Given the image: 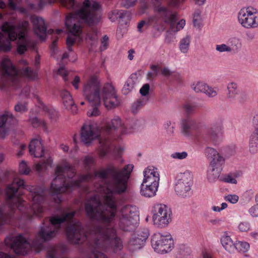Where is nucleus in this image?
Here are the masks:
<instances>
[{
	"label": "nucleus",
	"mask_w": 258,
	"mask_h": 258,
	"mask_svg": "<svg viewBox=\"0 0 258 258\" xmlns=\"http://www.w3.org/2000/svg\"><path fill=\"white\" fill-rule=\"evenodd\" d=\"M128 167L129 164L119 171L113 166H108L106 169L95 171L94 174L89 172L80 175L78 180H71L76 174L74 167L67 162H64L62 166L57 165L55 169V177L49 190L56 204L61 202V193L71 192L75 188H80L82 182L92 181L96 177L102 180L101 183L95 186L97 192L105 194L103 198L104 204L94 196L85 203V210L87 216L91 220L102 223L105 226L96 225L86 231L82 223L74 219L75 210L70 211V208L60 207L57 209L60 215L49 217L50 224H43L41 227L32 244L19 234L11 244V248L17 254H27L32 248L38 252L43 248V243L55 237L60 231L61 225L66 222L69 225L66 229L68 238L75 244L88 245L93 251L90 258H107L103 253L98 250L99 249L106 250L111 248L114 251L121 249L122 246L121 239L116 236L115 229L108 226L117 211L112 194L125 190L129 179Z\"/></svg>",
	"instance_id": "nucleus-1"
},
{
	"label": "nucleus",
	"mask_w": 258,
	"mask_h": 258,
	"mask_svg": "<svg viewBox=\"0 0 258 258\" xmlns=\"http://www.w3.org/2000/svg\"><path fill=\"white\" fill-rule=\"evenodd\" d=\"M46 193L42 187L26 186L23 179L14 178L6 188L7 205L0 208V231L4 224L18 226L22 220L41 217Z\"/></svg>",
	"instance_id": "nucleus-2"
},
{
	"label": "nucleus",
	"mask_w": 258,
	"mask_h": 258,
	"mask_svg": "<svg viewBox=\"0 0 258 258\" xmlns=\"http://www.w3.org/2000/svg\"><path fill=\"white\" fill-rule=\"evenodd\" d=\"M100 6L98 3L90 0H85L82 7L73 13L66 16L65 24L69 32L73 34L69 35L66 43L70 52L73 51L72 46L76 41V36L79 35L82 31V21L89 26L87 30L86 41L90 46V48H95L98 44V30L95 25L100 21L101 14Z\"/></svg>",
	"instance_id": "nucleus-3"
},
{
	"label": "nucleus",
	"mask_w": 258,
	"mask_h": 258,
	"mask_svg": "<svg viewBox=\"0 0 258 258\" xmlns=\"http://www.w3.org/2000/svg\"><path fill=\"white\" fill-rule=\"evenodd\" d=\"M119 127L121 128V132H123V124L118 116L114 117L110 121L106 122L100 126L98 128L99 133H98L96 127L92 124L85 123L81 128V140L87 144L99 137L101 147L99 149V156L100 158H103L109 153L118 150V147L114 140L118 138L115 134Z\"/></svg>",
	"instance_id": "nucleus-4"
},
{
	"label": "nucleus",
	"mask_w": 258,
	"mask_h": 258,
	"mask_svg": "<svg viewBox=\"0 0 258 258\" xmlns=\"http://www.w3.org/2000/svg\"><path fill=\"white\" fill-rule=\"evenodd\" d=\"M29 29V23L27 21H19L17 25L12 22H5L2 26V31L8 34L10 41H14L18 38L23 42L17 47V51L20 54L24 53L27 50L26 35Z\"/></svg>",
	"instance_id": "nucleus-5"
},
{
	"label": "nucleus",
	"mask_w": 258,
	"mask_h": 258,
	"mask_svg": "<svg viewBox=\"0 0 258 258\" xmlns=\"http://www.w3.org/2000/svg\"><path fill=\"white\" fill-rule=\"evenodd\" d=\"M83 93L85 98L91 104L93 109L87 112L88 116H96L100 114L97 106L100 104V85L97 78L91 76L83 87Z\"/></svg>",
	"instance_id": "nucleus-6"
},
{
	"label": "nucleus",
	"mask_w": 258,
	"mask_h": 258,
	"mask_svg": "<svg viewBox=\"0 0 258 258\" xmlns=\"http://www.w3.org/2000/svg\"><path fill=\"white\" fill-rule=\"evenodd\" d=\"M0 68L3 76L11 80L14 84L20 85L21 78L35 79L37 73L30 68L26 67L19 70H17L9 58H4L0 63Z\"/></svg>",
	"instance_id": "nucleus-7"
},
{
	"label": "nucleus",
	"mask_w": 258,
	"mask_h": 258,
	"mask_svg": "<svg viewBox=\"0 0 258 258\" xmlns=\"http://www.w3.org/2000/svg\"><path fill=\"white\" fill-rule=\"evenodd\" d=\"M156 12V17L162 22L161 27L163 30L165 29L166 25H168L171 28L175 25L177 21L176 15L168 8L162 6L161 0H152Z\"/></svg>",
	"instance_id": "nucleus-8"
},
{
	"label": "nucleus",
	"mask_w": 258,
	"mask_h": 258,
	"mask_svg": "<svg viewBox=\"0 0 258 258\" xmlns=\"http://www.w3.org/2000/svg\"><path fill=\"white\" fill-rule=\"evenodd\" d=\"M152 214L153 224L158 228H164L171 221V210L164 204L155 205Z\"/></svg>",
	"instance_id": "nucleus-9"
},
{
	"label": "nucleus",
	"mask_w": 258,
	"mask_h": 258,
	"mask_svg": "<svg viewBox=\"0 0 258 258\" xmlns=\"http://www.w3.org/2000/svg\"><path fill=\"white\" fill-rule=\"evenodd\" d=\"M149 236V230L145 228L130 233V256L135 255L144 247Z\"/></svg>",
	"instance_id": "nucleus-10"
},
{
	"label": "nucleus",
	"mask_w": 258,
	"mask_h": 258,
	"mask_svg": "<svg viewBox=\"0 0 258 258\" xmlns=\"http://www.w3.org/2000/svg\"><path fill=\"white\" fill-rule=\"evenodd\" d=\"M151 242L154 250L159 253H167L173 247V240L170 235L155 233L152 236Z\"/></svg>",
	"instance_id": "nucleus-11"
},
{
	"label": "nucleus",
	"mask_w": 258,
	"mask_h": 258,
	"mask_svg": "<svg viewBox=\"0 0 258 258\" xmlns=\"http://www.w3.org/2000/svg\"><path fill=\"white\" fill-rule=\"evenodd\" d=\"M192 184V177L189 172L180 173L177 176L175 191L179 196L183 198L188 197L189 196Z\"/></svg>",
	"instance_id": "nucleus-12"
},
{
	"label": "nucleus",
	"mask_w": 258,
	"mask_h": 258,
	"mask_svg": "<svg viewBox=\"0 0 258 258\" xmlns=\"http://www.w3.org/2000/svg\"><path fill=\"white\" fill-rule=\"evenodd\" d=\"M238 19L245 28H256L258 26V14L251 12L249 8L241 9L238 13Z\"/></svg>",
	"instance_id": "nucleus-13"
},
{
	"label": "nucleus",
	"mask_w": 258,
	"mask_h": 258,
	"mask_svg": "<svg viewBox=\"0 0 258 258\" xmlns=\"http://www.w3.org/2000/svg\"><path fill=\"white\" fill-rule=\"evenodd\" d=\"M102 97L105 106L109 109L115 107L119 104V101L113 86L109 84H105L102 89Z\"/></svg>",
	"instance_id": "nucleus-14"
},
{
	"label": "nucleus",
	"mask_w": 258,
	"mask_h": 258,
	"mask_svg": "<svg viewBox=\"0 0 258 258\" xmlns=\"http://www.w3.org/2000/svg\"><path fill=\"white\" fill-rule=\"evenodd\" d=\"M17 119L9 111H6L0 115V138H4L8 133V129L16 124Z\"/></svg>",
	"instance_id": "nucleus-15"
},
{
	"label": "nucleus",
	"mask_w": 258,
	"mask_h": 258,
	"mask_svg": "<svg viewBox=\"0 0 258 258\" xmlns=\"http://www.w3.org/2000/svg\"><path fill=\"white\" fill-rule=\"evenodd\" d=\"M228 98L231 101L243 103L247 99V95L244 92L238 89L236 83L231 82L227 85Z\"/></svg>",
	"instance_id": "nucleus-16"
},
{
	"label": "nucleus",
	"mask_w": 258,
	"mask_h": 258,
	"mask_svg": "<svg viewBox=\"0 0 258 258\" xmlns=\"http://www.w3.org/2000/svg\"><path fill=\"white\" fill-rule=\"evenodd\" d=\"M157 170V168L153 166L145 168L143 171L144 178L142 182L159 187L160 176Z\"/></svg>",
	"instance_id": "nucleus-17"
},
{
	"label": "nucleus",
	"mask_w": 258,
	"mask_h": 258,
	"mask_svg": "<svg viewBox=\"0 0 258 258\" xmlns=\"http://www.w3.org/2000/svg\"><path fill=\"white\" fill-rule=\"evenodd\" d=\"M205 154L210 161V164L222 167L225 163V159L214 148L207 147L205 149Z\"/></svg>",
	"instance_id": "nucleus-18"
},
{
	"label": "nucleus",
	"mask_w": 258,
	"mask_h": 258,
	"mask_svg": "<svg viewBox=\"0 0 258 258\" xmlns=\"http://www.w3.org/2000/svg\"><path fill=\"white\" fill-rule=\"evenodd\" d=\"M34 31L40 38L45 39L46 35L47 27L44 20L40 17L33 16L31 18Z\"/></svg>",
	"instance_id": "nucleus-19"
},
{
	"label": "nucleus",
	"mask_w": 258,
	"mask_h": 258,
	"mask_svg": "<svg viewBox=\"0 0 258 258\" xmlns=\"http://www.w3.org/2000/svg\"><path fill=\"white\" fill-rule=\"evenodd\" d=\"M29 151L30 154L35 157H42L44 154V149L41 141L39 139H32L29 145Z\"/></svg>",
	"instance_id": "nucleus-20"
},
{
	"label": "nucleus",
	"mask_w": 258,
	"mask_h": 258,
	"mask_svg": "<svg viewBox=\"0 0 258 258\" xmlns=\"http://www.w3.org/2000/svg\"><path fill=\"white\" fill-rule=\"evenodd\" d=\"M222 122L221 120H218L212 124L210 130L208 131L207 136L205 137L206 142L212 141L217 142L220 134L222 130Z\"/></svg>",
	"instance_id": "nucleus-21"
},
{
	"label": "nucleus",
	"mask_w": 258,
	"mask_h": 258,
	"mask_svg": "<svg viewBox=\"0 0 258 258\" xmlns=\"http://www.w3.org/2000/svg\"><path fill=\"white\" fill-rule=\"evenodd\" d=\"M60 96L66 108L70 110L72 113H76L78 109L70 92L66 90H62L60 92Z\"/></svg>",
	"instance_id": "nucleus-22"
},
{
	"label": "nucleus",
	"mask_w": 258,
	"mask_h": 258,
	"mask_svg": "<svg viewBox=\"0 0 258 258\" xmlns=\"http://www.w3.org/2000/svg\"><path fill=\"white\" fill-rule=\"evenodd\" d=\"M192 89L197 93H203L210 97H213L217 95L216 91L211 87H209L204 82H199L192 85Z\"/></svg>",
	"instance_id": "nucleus-23"
},
{
	"label": "nucleus",
	"mask_w": 258,
	"mask_h": 258,
	"mask_svg": "<svg viewBox=\"0 0 258 258\" xmlns=\"http://www.w3.org/2000/svg\"><path fill=\"white\" fill-rule=\"evenodd\" d=\"M158 188V187H156L154 184L150 185L142 182L140 185V194L145 198H151L156 195Z\"/></svg>",
	"instance_id": "nucleus-24"
},
{
	"label": "nucleus",
	"mask_w": 258,
	"mask_h": 258,
	"mask_svg": "<svg viewBox=\"0 0 258 258\" xmlns=\"http://www.w3.org/2000/svg\"><path fill=\"white\" fill-rule=\"evenodd\" d=\"M222 167L210 165L207 171V178L209 182L215 181L219 177Z\"/></svg>",
	"instance_id": "nucleus-25"
},
{
	"label": "nucleus",
	"mask_w": 258,
	"mask_h": 258,
	"mask_svg": "<svg viewBox=\"0 0 258 258\" xmlns=\"http://www.w3.org/2000/svg\"><path fill=\"white\" fill-rule=\"evenodd\" d=\"M249 149L252 154L258 151V127L255 128L250 137Z\"/></svg>",
	"instance_id": "nucleus-26"
},
{
	"label": "nucleus",
	"mask_w": 258,
	"mask_h": 258,
	"mask_svg": "<svg viewBox=\"0 0 258 258\" xmlns=\"http://www.w3.org/2000/svg\"><path fill=\"white\" fill-rule=\"evenodd\" d=\"M195 126V122L189 118L183 119L181 121V130L185 136H189Z\"/></svg>",
	"instance_id": "nucleus-27"
},
{
	"label": "nucleus",
	"mask_w": 258,
	"mask_h": 258,
	"mask_svg": "<svg viewBox=\"0 0 258 258\" xmlns=\"http://www.w3.org/2000/svg\"><path fill=\"white\" fill-rule=\"evenodd\" d=\"M221 243L226 250L230 253H234L235 243L227 234L221 237Z\"/></svg>",
	"instance_id": "nucleus-28"
},
{
	"label": "nucleus",
	"mask_w": 258,
	"mask_h": 258,
	"mask_svg": "<svg viewBox=\"0 0 258 258\" xmlns=\"http://www.w3.org/2000/svg\"><path fill=\"white\" fill-rule=\"evenodd\" d=\"M37 99L38 101V107L42 109L45 114H47L50 119H54L57 114L56 110L51 107L46 106L38 97L37 98Z\"/></svg>",
	"instance_id": "nucleus-29"
},
{
	"label": "nucleus",
	"mask_w": 258,
	"mask_h": 258,
	"mask_svg": "<svg viewBox=\"0 0 258 258\" xmlns=\"http://www.w3.org/2000/svg\"><path fill=\"white\" fill-rule=\"evenodd\" d=\"M113 15H115V18H119V27H123V25H127L128 16L126 13L123 11H114Z\"/></svg>",
	"instance_id": "nucleus-30"
},
{
	"label": "nucleus",
	"mask_w": 258,
	"mask_h": 258,
	"mask_svg": "<svg viewBox=\"0 0 258 258\" xmlns=\"http://www.w3.org/2000/svg\"><path fill=\"white\" fill-rule=\"evenodd\" d=\"M151 71L148 72L147 74V78L148 80L152 82L158 75L161 67L152 64L150 66Z\"/></svg>",
	"instance_id": "nucleus-31"
},
{
	"label": "nucleus",
	"mask_w": 258,
	"mask_h": 258,
	"mask_svg": "<svg viewBox=\"0 0 258 258\" xmlns=\"http://www.w3.org/2000/svg\"><path fill=\"white\" fill-rule=\"evenodd\" d=\"M147 100L144 99H138L132 103L131 111L134 114H137L142 107L146 104Z\"/></svg>",
	"instance_id": "nucleus-32"
},
{
	"label": "nucleus",
	"mask_w": 258,
	"mask_h": 258,
	"mask_svg": "<svg viewBox=\"0 0 258 258\" xmlns=\"http://www.w3.org/2000/svg\"><path fill=\"white\" fill-rule=\"evenodd\" d=\"M249 248V245L247 242L240 241H236V242H235L234 252H235V251L244 252L247 251Z\"/></svg>",
	"instance_id": "nucleus-33"
},
{
	"label": "nucleus",
	"mask_w": 258,
	"mask_h": 258,
	"mask_svg": "<svg viewBox=\"0 0 258 258\" xmlns=\"http://www.w3.org/2000/svg\"><path fill=\"white\" fill-rule=\"evenodd\" d=\"M161 71V75L166 78L171 77L173 79L177 81L179 79L180 75L179 73L172 72L168 68L165 67Z\"/></svg>",
	"instance_id": "nucleus-34"
},
{
	"label": "nucleus",
	"mask_w": 258,
	"mask_h": 258,
	"mask_svg": "<svg viewBox=\"0 0 258 258\" xmlns=\"http://www.w3.org/2000/svg\"><path fill=\"white\" fill-rule=\"evenodd\" d=\"M190 42V39L189 36H186L180 40L179 42V49L181 52L185 53L188 51Z\"/></svg>",
	"instance_id": "nucleus-35"
},
{
	"label": "nucleus",
	"mask_w": 258,
	"mask_h": 258,
	"mask_svg": "<svg viewBox=\"0 0 258 258\" xmlns=\"http://www.w3.org/2000/svg\"><path fill=\"white\" fill-rule=\"evenodd\" d=\"M20 0H8V5L9 7L13 10H17L20 13L23 14H26L27 10L24 7H17V4L19 3Z\"/></svg>",
	"instance_id": "nucleus-36"
},
{
	"label": "nucleus",
	"mask_w": 258,
	"mask_h": 258,
	"mask_svg": "<svg viewBox=\"0 0 258 258\" xmlns=\"http://www.w3.org/2000/svg\"><path fill=\"white\" fill-rule=\"evenodd\" d=\"M144 121L141 119H133L130 124V133L131 130L133 132L138 131L144 127Z\"/></svg>",
	"instance_id": "nucleus-37"
},
{
	"label": "nucleus",
	"mask_w": 258,
	"mask_h": 258,
	"mask_svg": "<svg viewBox=\"0 0 258 258\" xmlns=\"http://www.w3.org/2000/svg\"><path fill=\"white\" fill-rule=\"evenodd\" d=\"M12 46L10 41L3 40V34L0 32V50L6 52L11 50Z\"/></svg>",
	"instance_id": "nucleus-38"
},
{
	"label": "nucleus",
	"mask_w": 258,
	"mask_h": 258,
	"mask_svg": "<svg viewBox=\"0 0 258 258\" xmlns=\"http://www.w3.org/2000/svg\"><path fill=\"white\" fill-rule=\"evenodd\" d=\"M83 163L86 170L89 173L92 167L95 164V158L91 156H87L84 158Z\"/></svg>",
	"instance_id": "nucleus-39"
},
{
	"label": "nucleus",
	"mask_w": 258,
	"mask_h": 258,
	"mask_svg": "<svg viewBox=\"0 0 258 258\" xmlns=\"http://www.w3.org/2000/svg\"><path fill=\"white\" fill-rule=\"evenodd\" d=\"M198 108V104L196 102H187L183 106V109L187 114L193 113Z\"/></svg>",
	"instance_id": "nucleus-40"
},
{
	"label": "nucleus",
	"mask_w": 258,
	"mask_h": 258,
	"mask_svg": "<svg viewBox=\"0 0 258 258\" xmlns=\"http://www.w3.org/2000/svg\"><path fill=\"white\" fill-rule=\"evenodd\" d=\"M30 122L34 127L42 126L45 132H47L46 122L44 120L39 119L37 117H33L30 119Z\"/></svg>",
	"instance_id": "nucleus-41"
},
{
	"label": "nucleus",
	"mask_w": 258,
	"mask_h": 258,
	"mask_svg": "<svg viewBox=\"0 0 258 258\" xmlns=\"http://www.w3.org/2000/svg\"><path fill=\"white\" fill-rule=\"evenodd\" d=\"M135 215L130 216V233L134 230H137L142 228H139L140 224V215H138V219L137 221H135Z\"/></svg>",
	"instance_id": "nucleus-42"
},
{
	"label": "nucleus",
	"mask_w": 258,
	"mask_h": 258,
	"mask_svg": "<svg viewBox=\"0 0 258 258\" xmlns=\"http://www.w3.org/2000/svg\"><path fill=\"white\" fill-rule=\"evenodd\" d=\"M58 74L60 75L64 81L65 82L69 81L70 80V73H69L63 67H60L58 69L57 71Z\"/></svg>",
	"instance_id": "nucleus-43"
},
{
	"label": "nucleus",
	"mask_w": 258,
	"mask_h": 258,
	"mask_svg": "<svg viewBox=\"0 0 258 258\" xmlns=\"http://www.w3.org/2000/svg\"><path fill=\"white\" fill-rule=\"evenodd\" d=\"M19 170L21 174L27 175L29 173L30 169L24 161H22L19 164Z\"/></svg>",
	"instance_id": "nucleus-44"
},
{
	"label": "nucleus",
	"mask_w": 258,
	"mask_h": 258,
	"mask_svg": "<svg viewBox=\"0 0 258 258\" xmlns=\"http://www.w3.org/2000/svg\"><path fill=\"white\" fill-rule=\"evenodd\" d=\"M140 201V196L137 192L135 191L130 187V204L138 203Z\"/></svg>",
	"instance_id": "nucleus-45"
},
{
	"label": "nucleus",
	"mask_w": 258,
	"mask_h": 258,
	"mask_svg": "<svg viewBox=\"0 0 258 258\" xmlns=\"http://www.w3.org/2000/svg\"><path fill=\"white\" fill-rule=\"evenodd\" d=\"M52 161L50 158L47 159L43 163H38L35 166V170L38 172H40L42 169L46 167L47 165H49L51 164Z\"/></svg>",
	"instance_id": "nucleus-46"
},
{
	"label": "nucleus",
	"mask_w": 258,
	"mask_h": 258,
	"mask_svg": "<svg viewBox=\"0 0 258 258\" xmlns=\"http://www.w3.org/2000/svg\"><path fill=\"white\" fill-rule=\"evenodd\" d=\"M109 45V38L107 35H104L101 39V45L99 47L100 51H103L107 49Z\"/></svg>",
	"instance_id": "nucleus-47"
},
{
	"label": "nucleus",
	"mask_w": 258,
	"mask_h": 258,
	"mask_svg": "<svg viewBox=\"0 0 258 258\" xmlns=\"http://www.w3.org/2000/svg\"><path fill=\"white\" fill-rule=\"evenodd\" d=\"M15 110L20 113L26 111L27 110V103L26 102H18L15 106Z\"/></svg>",
	"instance_id": "nucleus-48"
},
{
	"label": "nucleus",
	"mask_w": 258,
	"mask_h": 258,
	"mask_svg": "<svg viewBox=\"0 0 258 258\" xmlns=\"http://www.w3.org/2000/svg\"><path fill=\"white\" fill-rule=\"evenodd\" d=\"M133 215H135V221H137V219H138V215H140V212L137 206L130 204V216Z\"/></svg>",
	"instance_id": "nucleus-49"
},
{
	"label": "nucleus",
	"mask_w": 258,
	"mask_h": 258,
	"mask_svg": "<svg viewBox=\"0 0 258 258\" xmlns=\"http://www.w3.org/2000/svg\"><path fill=\"white\" fill-rule=\"evenodd\" d=\"M62 6L67 9H74L75 5V0H61Z\"/></svg>",
	"instance_id": "nucleus-50"
},
{
	"label": "nucleus",
	"mask_w": 258,
	"mask_h": 258,
	"mask_svg": "<svg viewBox=\"0 0 258 258\" xmlns=\"http://www.w3.org/2000/svg\"><path fill=\"white\" fill-rule=\"evenodd\" d=\"M150 85L148 83L144 84L140 90V93L142 96H147L149 94Z\"/></svg>",
	"instance_id": "nucleus-51"
},
{
	"label": "nucleus",
	"mask_w": 258,
	"mask_h": 258,
	"mask_svg": "<svg viewBox=\"0 0 258 258\" xmlns=\"http://www.w3.org/2000/svg\"><path fill=\"white\" fill-rule=\"evenodd\" d=\"M187 156V153L185 151L182 152H175L171 155V157L174 159H183Z\"/></svg>",
	"instance_id": "nucleus-52"
},
{
	"label": "nucleus",
	"mask_w": 258,
	"mask_h": 258,
	"mask_svg": "<svg viewBox=\"0 0 258 258\" xmlns=\"http://www.w3.org/2000/svg\"><path fill=\"white\" fill-rule=\"evenodd\" d=\"M239 197L236 195H229L225 197L226 201L229 202L232 204H235L238 201Z\"/></svg>",
	"instance_id": "nucleus-53"
},
{
	"label": "nucleus",
	"mask_w": 258,
	"mask_h": 258,
	"mask_svg": "<svg viewBox=\"0 0 258 258\" xmlns=\"http://www.w3.org/2000/svg\"><path fill=\"white\" fill-rule=\"evenodd\" d=\"M216 50L223 52H229L231 51V48L228 46L227 45L225 44H222L221 45H217L216 47Z\"/></svg>",
	"instance_id": "nucleus-54"
},
{
	"label": "nucleus",
	"mask_w": 258,
	"mask_h": 258,
	"mask_svg": "<svg viewBox=\"0 0 258 258\" xmlns=\"http://www.w3.org/2000/svg\"><path fill=\"white\" fill-rule=\"evenodd\" d=\"M238 228L242 232H246L249 229V223L247 222H242L239 224Z\"/></svg>",
	"instance_id": "nucleus-55"
},
{
	"label": "nucleus",
	"mask_w": 258,
	"mask_h": 258,
	"mask_svg": "<svg viewBox=\"0 0 258 258\" xmlns=\"http://www.w3.org/2000/svg\"><path fill=\"white\" fill-rule=\"evenodd\" d=\"M249 213L252 217H258V204L251 207Z\"/></svg>",
	"instance_id": "nucleus-56"
},
{
	"label": "nucleus",
	"mask_w": 258,
	"mask_h": 258,
	"mask_svg": "<svg viewBox=\"0 0 258 258\" xmlns=\"http://www.w3.org/2000/svg\"><path fill=\"white\" fill-rule=\"evenodd\" d=\"M223 181L227 182V183H230L233 184H236L237 183V180L236 179L230 175H226L223 179Z\"/></svg>",
	"instance_id": "nucleus-57"
},
{
	"label": "nucleus",
	"mask_w": 258,
	"mask_h": 258,
	"mask_svg": "<svg viewBox=\"0 0 258 258\" xmlns=\"http://www.w3.org/2000/svg\"><path fill=\"white\" fill-rule=\"evenodd\" d=\"M80 83V78L79 76L75 77L74 80L72 82V84L76 89L79 88V85Z\"/></svg>",
	"instance_id": "nucleus-58"
},
{
	"label": "nucleus",
	"mask_w": 258,
	"mask_h": 258,
	"mask_svg": "<svg viewBox=\"0 0 258 258\" xmlns=\"http://www.w3.org/2000/svg\"><path fill=\"white\" fill-rule=\"evenodd\" d=\"M171 125V122L170 121H167L164 124V128L167 130V131L168 133L173 134L174 131V126H172L171 127H169Z\"/></svg>",
	"instance_id": "nucleus-59"
},
{
	"label": "nucleus",
	"mask_w": 258,
	"mask_h": 258,
	"mask_svg": "<svg viewBox=\"0 0 258 258\" xmlns=\"http://www.w3.org/2000/svg\"><path fill=\"white\" fill-rule=\"evenodd\" d=\"M185 24V21L183 19L181 20L177 23L176 28L177 30L182 29Z\"/></svg>",
	"instance_id": "nucleus-60"
},
{
	"label": "nucleus",
	"mask_w": 258,
	"mask_h": 258,
	"mask_svg": "<svg viewBox=\"0 0 258 258\" xmlns=\"http://www.w3.org/2000/svg\"><path fill=\"white\" fill-rule=\"evenodd\" d=\"M122 92L125 95H127L129 93V83L127 82H126L124 85Z\"/></svg>",
	"instance_id": "nucleus-61"
},
{
	"label": "nucleus",
	"mask_w": 258,
	"mask_h": 258,
	"mask_svg": "<svg viewBox=\"0 0 258 258\" xmlns=\"http://www.w3.org/2000/svg\"><path fill=\"white\" fill-rule=\"evenodd\" d=\"M0 258H14L11 255L6 253L4 252H0Z\"/></svg>",
	"instance_id": "nucleus-62"
},
{
	"label": "nucleus",
	"mask_w": 258,
	"mask_h": 258,
	"mask_svg": "<svg viewBox=\"0 0 258 258\" xmlns=\"http://www.w3.org/2000/svg\"><path fill=\"white\" fill-rule=\"evenodd\" d=\"M145 24L146 21L145 20H142L139 23L138 25V29L139 31H141L142 28L145 25Z\"/></svg>",
	"instance_id": "nucleus-63"
},
{
	"label": "nucleus",
	"mask_w": 258,
	"mask_h": 258,
	"mask_svg": "<svg viewBox=\"0 0 258 258\" xmlns=\"http://www.w3.org/2000/svg\"><path fill=\"white\" fill-rule=\"evenodd\" d=\"M193 24L194 26L196 27H200L201 26L200 23L199 22L197 19H194Z\"/></svg>",
	"instance_id": "nucleus-64"
}]
</instances>
